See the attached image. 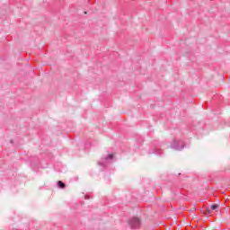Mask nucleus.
<instances>
[{"instance_id": "obj_2", "label": "nucleus", "mask_w": 230, "mask_h": 230, "mask_svg": "<svg viewBox=\"0 0 230 230\" xmlns=\"http://www.w3.org/2000/svg\"><path fill=\"white\" fill-rule=\"evenodd\" d=\"M129 225L133 229H137L141 226V220L138 217H132L129 220Z\"/></svg>"}, {"instance_id": "obj_5", "label": "nucleus", "mask_w": 230, "mask_h": 230, "mask_svg": "<svg viewBox=\"0 0 230 230\" xmlns=\"http://www.w3.org/2000/svg\"><path fill=\"white\" fill-rule=\"evenodd\" d=\"M58 185L59 186V188H66V183L62 182L61 181L58 182Z\"/></svg>"}, {"instance_id": "obj_7", "label": "nucleus", "mask_w": 230, "mask_h": 230, "mask_svg": "<svg viewBox=\"0 0 230 230\" xmlns=\"http://www.w3.org/2000/svg\"><path fill=\"white\" fill-rule=\"evenodd\" d=\"M99 164L103 165L104 164H103V163H102V162H100V163H99Z\"/></svg>"}, {"instance_id": "obj_6", "label": "nucleus", "mask_w": 230, "mask_h": 230, "mask_svg": "<svg viewBox=\"0 0 230 230\" xmlns=\"http://www.w3.org/2000/svg\"><path fill=\"white\" fill-rule=\"evenodd\" d=\"M155 154H161V150H155Z\"/></svg>"}, {"instance_id": "obj_4", "label": "nucleus", "mask_w": 230, "mask_h": 230, "mask_svg": "<svg viewBox=\"0 0 230 230\" xmlns=\"http://www.w3.org/2000/svg\"><path fill=\"white\" fill-rule=\"evenodd\" d=\"M210 209H211L212 211H217V210L218 209V205H217V204L212 205V206L210 207Z\"/></svg>"}, {"instance_id": "obj_3", "label": "nucleus", "mask_w": 230, "mask_h": 230, "mask_svg": "<svg viewBox=\"0 0 230 230\" xmlns=\"http://www.w3.org/2000/svg\"><path fill=\"white\" fill-rule=\"evenodd\" d=\"M111 159H114V155L113 154L108 155V156L105 158V161H111Z\"/></svg>"}, {"instance_id": "obj_1", "label": "nucleus", "mask_w": 230, "mask_h": 230, "mask_svg": "<svg viewBox=\"0 0 230 230\" xmlns=\"http://www.w3.org/2000/svg\"><path fill=\"white\" fill-rule=\"evenodd\" d=\"M171 148H173L174 150H182V148H184V144L182 141L173 140L171 144Z\"/></svg>"}]
</instances>
